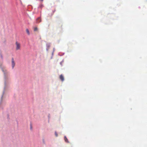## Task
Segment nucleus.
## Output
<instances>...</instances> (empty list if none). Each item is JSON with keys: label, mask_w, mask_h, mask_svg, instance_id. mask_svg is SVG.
Here are the masks:
<instances>
[{"label": "nucleus", "mask_w": 147, "mask_h": 147, "mask_svg": "<svg viewBox=\"0 0 147 147\" xmlns=\"http://www.w3.org/2000/svg\"><path fill=\"white\" fill-rule=\"evenodd\" d=\"M1 68L3 73L4 84V90L3 92V94L1 98V100H2V97L5 93V90L7 88L9 85L10 84V78L9 77V73L7 70L6 69L5 67H1Z\"/></svg>", "instance_id": "nucleus-1"}, {"label": "nucleus", "mask_w": 147, "mask_h": 147, "mask_svg": "<svg viewBox=\"0 0 147 147\" xmlns=\"http://www.w3.org/2000/svg\"><path fill=\"white\" fill-rule=\"evenodd\" d=\"M11 65L12 68L13 69L15 65V63L13 58L11 59Z\"/></svg>", "instance_id": "nucleus-2"}, {"label": "nucleus", "mask_w": 147, "mask_h": 147, "mask_svg": "<svg viewBox=\"0 0 147 147\" xmlns=\"http://www.w3.org/2000/svg\"><path fill=\"white\" fill-rule=\"evenodd\" d=\"M16 50H18L20 49V44L18 42H16Z\"/></svg>", "instance_id": "nucleus-3"}, {"label": "nucleus", "mask_w": 147, "mask_h": 147, "mask_svg": "<svg viewBox=\"0 0 147 147\" xmlns=\"http://www.w3.org/2000/svg\"><path fill=\"white\" fill-rule=\"evenodd\" d=\"M60 78L62 81L64 80V78L63 76L62 75H61L60 76Z\"/></svg>", "instance_id": "nucleus-4"}, {"label": "nucleus", "mask_w": 147, "mask_h": 147, "mask_svg": "<svg viewBox=\"0 0 147 147\" xmlns=\"http://www.w3.org/2000/svg\"><path fill=\"white\" fill-rule=\"evenodd\" d=\"M36 21L37 22H41V20L40 19V18H38L37 20Z\"/></svg>", "instance_id": "nucleus-5"}, {"label": "nucleus", "mask_w": 147, "mask_h": 147, "mask_svg": "<svg viewBox=\"0 0 147 147\" xmlns=\"http://www.w3.org/2000/svg\"><path fill=\"white\" fill-rule=\"evenodd\" d=\"M64 140L66 142H69L68 141V140L65 136L64 137Z\"/></svg>", "instance_id": "nucleus-6"}, {"label": "nucleus", "mask_w": 147, "mask_h": 147, "mask_svg": "<svg viewBox=\"0 0 147 147\" xmlns=\"http://www.w3.org/2000/svg\"><path fill=\"white\" fill-rule=\"evenodd\" d=\"M26 32L27 33V34H28V35H29L30 34V33L28 29H26Z\"/></svg>", "instance_id": "nucleus-7"}, {"label": "nucleus", "mask_w": 147, "mask_h": 147, "mask_svg": "<svg viewBox=\"0 0 147 147\" xmlns=\"http://www.w3.org/2000/svg\"><path fill=\"white\" fill-rule=\"evenodd\" d=\"M46 46H47V48H49L50 47V45L49 44L47 43V44Z\"/></svg>", "instance_id": "nucleus-8"}, {"label": "nucleus", "mask_w": 147, "mask_h": 147, "mask_svg": "<svg viewBox=\"0 0 147 147\" xmlns=\"http://www.w3.org/2000/svg\"><path fill=\"white\" fill-rule=\"evenodd\" d=\"M37 30V28L36 27H34V30L35 31H36Z\"/></svg>", "instance_id": "nucleus-9"}, {"label": "nucleus", "mask_w": 147, "mask_h": 147, "mask_svg": "<svg viewBox=\"0 0 147 147\" xmlns=\"http://www.w3.org/2000/svg\"><path fill=\"white\" fill-rule=\"evenodd\" d=\"M55 136L56 137L58 136V134H57V133L56 132H55Z\"/></svg>", "instance_id": "nucleus-10"}, {"label": "nucleus", "mask_w": 147, "mask_h": 147, "mask_svg": "<svg viewBox=\"0 0 147 147\" xmlns=\"http://www.w3.org/2000/svg\"><path fill=\"white\" fill-rule=\"evenodd\" d=\"M42 142L43 144H45V141L44 139L42 140Z\"/></svg>", "instance_id": "nucleus-11"}, {"label": "nucleus", "mask_w": 147, "mask_h": 147, "mask_svg": "<svg viewBox=\"0 0 147 147\" xmlns=\"http://www.w3.org/2000/svg\"><path fill=\"white\" fill-rule=\"evenodd\" d=\"M49 49V48H47L46 50H47V51H48Z\"/></svg>", "instance_id": "nucleus-12"}, {"label": "nucleus", "mask_w": 147, "mask_h": 147, "mask_svg": "<svg viewBox=\"0 0 147 147\" xmlns=\"http://www.w3.org/2000/svg\"><path fill=\"white\" fill-rule=\"evenodd\" d=\"M55 51V48H53V52H54Z\"/></svg>", "instance_id": "nucleus-13"}, {"label": "nucleus", "mask_w": 147, "mask_h": 147, "mask_svg": "<svg viewBox=\"0 0 147 147\" xmlns=\"http://www.w3.org/2000/svg\"><path fill=\"white\" fill-rule=\"evenodd\" d=\"M53 53H54V52H53L52 53V55H53Z\"/></svg>", "instance_id": "nucleus-14"}, {"label": "nucleus", "mask_w": 147, "mask_h": 147, "mask_svg": "<svg viewBox=\"0 0 147 147\" xmlns=\"http://www.w3.org/2000/svg\"><path fill=\"white\" fill-rule=\"evenodd\" d=\"M42 1H43V0H40Z\"/></svg>", "instance_id": "nucleus-15"}, {"label": "nucleus", "mask_w": 147, "mask_h": 147, "mask_svg": "<svg viewBox=\"0 0 147 147\" xmlns=\"http://www.w3.org/2000/svg\"><path fill=\"white\" fill-rule=\"evenodd\" d=\"M1 58H2V56L1 55Z\"/></svg>", "instance_id": "nucleus-16"}]
</instances>
